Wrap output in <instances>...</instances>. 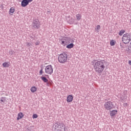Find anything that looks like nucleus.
I'll use <instances>...</instances> for the list:
<instances>
[{
	"label": "nucleus",
	"mask_w": 131,
	"mask_h": 131,
	"mask_svg": "<svg viewBox=\"0 0 131 131\" xmlns=\"http://www.w3.org/2000/svg\"><path fill=\"white\" fill-rule=\"evenodd\" d=\"M93 66L95 71L98 74L102 73L105 68V66L102 60H95Z\"/></svg>",
	"instance_id": "nucleus-1"
},
{
	"label": "nucleus",
	"mask_w": 131,
	"mask_h": 131,
	"mask_svg": "<svg viewBox=\"0 0 131 131\" xmlns=\"http://www.w3.org/2000/svg\"><path fill=\"white\" fill-rule=\"evenodd\" d=\"M68 61V55L66 53L63 52L58 56V62L61 64L67 63Z\"/></svg>",
	"instance_id": "nucleus-2"
},
{
	"label": "nucleus",
	"mask_w": 131,
	"mask_h": 131,
	"mask_svg": "<svg viewBox=\"0 0 131 131\" xmlns=\"http://www.w3.org/2000/svg\"><path fill=\"white\" fill-rule=\"evenodd\" d=\"M66 125L63 123H57L55 124V131H65Z\"/></svg>",
	"instance_id": "nucleus-3"
},
{
	"label": "nucleus",
	"mask_w": 131,
	"mask_h": 131,
	"mask_svg": "<svg viewBox=\"0 0 131 131\" xmlns=\"http://www.w3.org/2000/svg\"><path fill=\"white\" fill-rule=\"evenodd\" d=\"M104 108L106 110L111 111L115 108L114 103L111 101L106 102L104 105Z\"/></svg>",
	"instance_id": "nucleus-4"
},
{
	"label": "nucleus",
	"mask_w": 131,
	"mask_h": 131,
	"mask_svg": "<svg viewBox=\"0 0 131 131\" xmlns=\"http://www.w3.org/2000/svg\"><path fill=\"white\" fill-rule=\"evenodd\" d=\"M130 40H131V35L127 33L123 35L122 37V41L125 45H126L127 43H129Z\"/></svg>",
	"instance_id": "nucleus-5"
},
{
	"label": "nucleus",
	"mask_w": 131,
	"mask_h": 131,
	"mask_svg": "<svg viewBox=\"0 0 131 131\" xmlns=\"http://www.w3.org/2000/svg\"><path fill=\"white\" fill-rule=\"evenodd\" d=\"M53 67L52 66L49 65L47 66L45 68V73L47 75H51L53 73Z\"/></svg>",
	"instance_id": "nucleus-6"
},
{
	"label": "nucleus",
	"mask_w": 131,
	"mask_h": 131,
	"mask_svg": "<svg viewBox=\"0 0 131 131\" xmlns=\"http://www.w3.org/2000/svg\"><path fill=\"white\" fill-rule=\"evenodd\" d=\"M40 26V23L37 19L34 21L32 25V28L38 29L39 28Z\"/></svg>",
	"instance_id": "nucleus-7"
},
{
	"label": "nucleus",
	"mask_w": 131,
	"mask_h": 131,
	"mask_svg": "<svg viewBox=\"0 0 131 131\" xmlns=\"http://www.w3.org/2000/svg\"><path fill=\"white\" fill-rule=\"evenodd\" d=\"M70 38L68 37H64L61 40V45L63 47H65L66 43H70Z\"/></svg>",
	"instance_id": "nucleus-8"
},
{
	"label": "nucleus",
	"mask_w": 131,
	"mask_h": 131,
	"mask_svg": "<svg viewBox=\"0 0 131 131\" xmlns=\"http://www.w3.org/2000/svg\"><path fill=\"white\" fill-rule=\"evenodd\" d=\"M73 100V96L71 95H69L67 97V102L71 103Z\"/></svg>",
	"instance_id": "nucleus-9"
},
{
	"label": "nucleus",
	"mask_w": 131,
	"mask_h": 131,
	"mask_svg": "<svg viewBox=\"0 0 131 131\" xmlns=\"http://www.w3.org/2000/svg\"><path fill=\"white\" fill-rule=\"evenodd\" d=\"M29 4V2L27 0H23L21 3V6L23 7H25Z\"/></svg>",
	"instance_id": "nucleus-10"
},
{
	"label": "nucleus",
	"mask_w": 131,
	"mask_h": 131,
	"mask_svg": "<svg viewBox=\"0 0 131 131\" xmlns=\"http://www.w3.org/2000/svg\"><path fill=\"white\" fill-rule=\"evenodd\" d=\"M3 67L4 68H8L11 66V63L10 62L8 61V62H5L3 63L2 64Z\"/></svg>",
	"instance_id": "nucleus-11"
},
{
	"label": "nucleus",
	"mask_w": 131,
	"mask_h": 131,
	"mask_svg": "<svg viewBox=\"0 0 131 131\" xmlns=\"http://www.w3.org/2000/svg\"><path fill=\"white\" fill-rule=\"evenodd\" d=\"M117 113H118L117 110H114L110 111V115L111 117H114L115 116H116L117 115Z\"/></svg>",
	"instance_id": "nucleus-12"
},
{
	"label": "nucleus",
	"mask_w": 131,
	"mask_h": 131,
	"mask_svg": "<svg viewBox=\"0 0 131 131\" xmlns=\"http://www.w3.org/2000/svg\"><path fill=\"white\" fill-rule=\"evenodd\" d=\"M23 117H24V114L20 112L17 115V120L19 121V120L22 119Z\"/></svg>",
	"instance_id": "nucleus-13"
},
{
	"label": "nucleus",
	"mask_w": 131,
	"mask_h": 131,
	"mask_svg": "<svg viewBox=\"0 0 131 131\" xmlns=\"http://www.w3.org/2000/svg\"><path fill=\"white\" fill-rule=\"evenodd\" d=\"M32 93H35L37 92V88L35 86H32L30 89Z\"/></svg>",
	"instance_id": "nucleus-14"
},
{
	"label": "nucleus",
	"mask_w": 131,
	"mask_h": 131,
	"mask_svg": "<svg viewBox=\"0 0 131 131\" xmlns=\"http://www.w3.org/2000/svg\"><path fill=\"white\" fill-rule=\"evenodd\" d=\"M15 13V7H12L10 8L9 11V15H11V16L13 15V14Z\"/></svg>",
	"instance_id": "nucleus-15"
},
{
	"label": "nucleus",
	"mask_w": 131,
	"mask_h": 131,
	"mask_svg": "<svg viewBox=\"0 0 131 131\" xmlns=\"http://www.w3.org/2000/svg\"><path fill=\"white\" fill-rule=\"evenodd\" d=\"M126 99H127V96L125 94H123L120 97V100L122 101H125Z\"/></svg>",
	"instance_id": "nucleus-16"
},
{
	"label": "nucleus",
	"mask_w": 131,
	"mask_h": 131,
	"mask_svg": "<svg viewBox=\"0 0 131 131\" xmlns=\"http://www.w3.org/2000/svg\"><path fill=\"white\" fill-rule=\"evenodd\" d=\"M41 79L45 82V83H48L49 81V80L47 79V78L45 77H41Z\"/></svg>",
	"instance_id": "nucleus-17"
},
{
	"label": "nucleus",
	"mask_w": 131,
	"mask_h": 131,
	"mask_svg": "<svg viewBox=\"0 0 131 131\" xmlns=\"http://www.w3.org/2000/svg\"><path fill=\"white\" fill-rule=\"evenodd\" d=\"M116 43V41L115 40L112 39L110 41V45L112 46H115Z\"/></svg>",
	"instance_id": "nucleus-18"
},
{
	"label": "nucleus",
	"mask_w": 131,
	"mask_h": 131,
	"mask_svg": "<svg viewBox=\"0 0 131 131\" xmlns=\"http://www.w3.org/2000/svg\"><path fill=\"white\" fill-rule=\"evenodd\" d=\"M74 47V44L73 43H71L69 45H68V46H67L66 48L67 49H72V48H73Z\"/></svg>",
	"instance_id": "nucleus-19"
},
{
	"label": "nucleus",
	"mask_w": 131,
	"mask_h": 131,
	"mask_svg": "<svg viewBox=\"0 0 131 131\" xmlns=\"http://www.w3.org/2000/svg\"><path fill=\"white\" fill-rule=\"evenodd\" d=\"M76 19L78 21H80V19L81 18V15L80 14H78L76 15Z\"/></svg>",
	"instance_id": "nucleus-20"
},
{
	"label": "nucleus",
	"mask_w": 131,
	"mask_h": 131,
	"mask_svg": "<svg viewBox=\"0 0 131 131\" xmlns=\"http://www.w3.org/2000/svg\"><path fill=\"white\" fill-rule=\"evenodd\" d=\"M124 32H125V31L124 30H121L120 31L119 33V35H120V36H121V35H123V34L124 33Z\"/></svg>",
	"instance_id": "nucleus-21"
},
{
	"label": "nucleus",
	"mask_w": 131,
	"mask_h": 131,
	"mask_svg": "<svg viewBox=\"0 0 131 131\" xmlns=\"http://www.w3.org/2000/svg\"><path fill=\"white\" fill-rule=\"evenodd\" d=\"M38 117V116L37 115V114H33V119H37V118Z\"/></svg>",
	"instance_id": "nucleus-22"
},
{
	"label": "nucleus",
	"mask_w": 131,
	"mask_h": 131,
	"mask_svg": "<svg viewBox=\"0 0 131 131\" xmlns=\"http://www.w3.org/2000/svg\"><path fill=\"white\" fill-rule=\"evenodd\" d=\"M14 53H15V51H14V50H11L9 51V54L10 55H13V54H14Z\"/></svg>",
	"instance_id": "nucleus-23"
},
{
	"label": "nucleus",
	"mask_w": 131,
	"mask_h": 131,
	"mask_svg": "<svg viewBox=\"0 0 131 131\" xmlns=\"http://www.w3.org/2000/svg\"><path fill=\"white\" fill-rule=\"evenodd\" d=\"M51 85H52V82H51V81H49L48 82H47V86H50Z\"/></svg>",
	"instance_id": "nucleus-24"
},
{
	"label": "nucleus",
	"mask_w": 131,
	"mask_h": 131,
	"mask_svg": "<svg viewBox=\"0 0 131 131\" xmlns=\"http://www.w3.org/2000/svg\"><path fill=\"white\" fill-rule=\"evenodd\" d=\"M123 106L125 107H127L129 106L128 104L127 103H123Z\"/></svg>",
	"instance_id": "nucleus-25"
},
{
	"label": "nucleus",
	"mask_w": 131,
	"mask_h": 131,
	"mask_svg": "<svg viewBox=\"0 0 131 131\" xmlns=\"http://www.w3.org/2000/svg\"><path fill=\"white\" fill-rule=\"evenodd\" d=\"M43 73V72L42 71V69H41L40 72H39V74L40 75H42V73Z\"/></svg>",
	"instance_id": "nucleus-26"
},
{
	"label": "nucleus",
	"mask_w": 131,
	"mask_h": 131,
	"mask_svg": "<svg viewBox=\"0 0 131 131\" xmlns=\"http://www.w3.org/2000/svg\"><path fill=\"white\" fill-rule=\"evenodd\" d=\"M100 28V25H97L96 29L97 30H99Z\"/></svg>",
	"instance_id": "nucleus-27"
},
{
	"label": "nucleus",
	"mask_w": 131,
	"mask_h": 131,
	"mask_svg": "<svg viewBox=\"0 0 131 131\" xmlns=\"http://www.w3.org/2000/svg\"><path fill=\"white\" fill-rule=\"evenodd\" d=\"M31 44H30L29 42H27V46H28V47H29V46H31Z\"/></svg>",
	"instance_id": "nucleus-28"
},
{
	"label": "nucleus",
	"mask_w": 131,
	"mask_h": 131,
	"mask_svg": "<svg viewBox=\"0 0 131 131\" xmlns=\"http://www.w3.org/2000/svg\"><path fill=\"white\" fill-rule=\"evenodd\" d=\"M128 64L129 65L131 66V60L128 61Z\"/></svg>",
	"instance_id": "nucleus-29"
},
{
	"label": "nucleus",
	"mask_w": 131,
	"mask_h": 131,
	"mask_svg": "<svg viewBox=\"0 0 131 131\" xmlns=\"http://www.w3.org/2000/svg\"><path fill=\"white\" fill-rule=\"evenodd\" d=\"M35 45H36V46H37V45H39V42H37L36 43H35Z\"/></svg>",
	"instance_id": "nucleus-30"
},
{
	"label": "nucleus",
	"mask_w": 131,
	"mask_h": 131,
	"mask_svg": "<svg viewBox=\"0 0 131 131\" xmlns=\"http://www.w3.org/2000/svg\"><path fill=\"white\" fill-rule=\"evenodd\" d=\"M29 3L32 2L33 0H27Z\"/></svg>",
	"instance_id": "nucleus-31"
},
{
	"label": "nucleus",
	"mask_w": 131,
	"mask_h": 131,
	"mask_svg": "<svg viewBox=\"0 0 131 131\" xmlns=\"http://www.w3.org/2000/svg\"><path fill=\"white\" fill-rule=\"evenodd\" d=\"M1 102H4V100H1Z\"/></svg>",
	"instance_id": "nucleus-32"
},
{
	"label": "nucleus",
	"mask_w": 131,
	"mask_h": 131,
	"mask_svg": "<svg viewBox=\"0 0 131 131\" xmlns=\"http://www.w3.org/2000/svg\"><path fill=\"white\" fill-rule=\"evenodd\" d=\"M129 48H130V49H131V46H129Z\"/></svg>",
	"instance_id": "nucleus-33"
},
{
	"label": "nucleus",
	"mask_w": 131,
	"mask_h": 131,
	"mask_svg": "<svg viewBox=\"0 0 131 131\" xmlns=\"http://www.w3.org/2000/svg\"><path fill=\"white\" fill-rule=\"evenodd\" d=\"M130 23H131V19H130Z\"/></svg>",
	"instance_id": "nucleus-34"
},
{
	"label": "nucleus",
	"mask_w": 131,
	"mask_h": 131,
	"mask_svg": "<svg viewBox=\"0 0 131 131\" xmlns=\"http://www.w3.org/2000/svg\"><path fill=\"white\" fill-rule=\"evenodd\" d=\"M19 1H21V0H19Z\"/></svg>",
	"instance_id": "nucleus-35"
},
{
	"label": "nucleus",
	"mask_w": 131,
	"mask_h": 131,
	"mask_svg": "<svg viewBox=\"0 0 131 131\" xmlns=\"http://www.w3.org/2000/svg\"><path fill=\"white\" fill-rule=\"evenodd\" d=\"M130 45H131V42H130Z\"/></svg>",
	"instance_id": "nucleus-36"
}]
</instances>
